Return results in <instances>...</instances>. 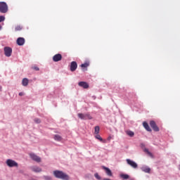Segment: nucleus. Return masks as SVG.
Returning <instances> with one entry per match:
<instances>
[{
    "label": "nucleus",
    "instance_id": "a211bd4d",
    "mask_svg": "<svg viewBox=\"0 0 180 180\" xmlns=\"http://www.w3.org/2000/svg\"><path fill=\"white\" fill-rule=\"evenodd\" d=\"M141 170L143 172H146L147 174H150V172L151 171V169H150V167H142Z\"/></svg>",
    "mask_w": 180,
    "mask_h": 180
},
{
    "label": "nucleus",
    "instance_id": "dca6fc26",
    "mask_svg": "<svg viewBox=\"0 0 180 180\" xmlns=\"http://www.w3.org/2000/svg\"><path fill=\"white\" fill-rule=\"evenodd\" d=\"M95 139L97 140H99L101 143H106V140H103V139L101 138V135L99 134H96Z\"/></svg>",
    "mask_w": 180,
    "mask_h": 180
},
{
    "label": "nucleus",
    "instance_id": "f03ea898",
    "mask_svg": "<svg viewBox=\"0 0 180 180\" xmlns=\"http://www.w3.org/2000/svg\"><path fill=\"white\" fill-rule=\"evenodd\" d=\"M8 4L4 1H0V13H8Z\"/></svg>",
    "mask_w": 180,
    "mask_h": 180
},
{
    "label": "nucleus",
    "instance_id": "4be33fe9",
    "mask_svg": "<svg viewBox=\"0 0 180 180\" xmlns=\"http://www.w3.org/2000/svg\"><path fill=\"white\" fill-rule=\"evenodd\" d=\"M99 130H100L99 126L95 127V128H94V133L96 134H99Z\"/></svg>",
    "mask_w": 180,
    "mask_h": 180
},
{
    "label": "nucleus",
    "instance_id": "0eeeda50",
    "mask_svg": "<svg viewBox=\"0 0 180 180\" xmlns=\"http://www.w3.org/2000/svg\"><path fill=\"white\" fill-rule=\"evenodd\" d=\"M150 126L154 131H160V128L154 121L150 122Z\"/></svg>",
    "mask_w": 180,
    "mask_h": 180
},
{
    "label": "nucleus",
    "instance_id": "6e6552de",
    "mask_svg": "<svg viewBox=\"0 0 180 180\" xmlns=\"http://www.w3.org/2000/svg\"><path fill=\"white\" fill-rule=\"evenodd\" d=\"M127 162L128 164V165H130V167H131L132 168H137L139 167V165H137V163H136V162L130 160V159H127Z\"/></svg>",
    "mask_w": 180,
    "mask_h": 180
},
{
    "label": "nucleus",
    "instance_id": "393cba45",
    "mask_svg": "<svg viewBox=\"0 0 180 180\" xmlns=\"http://www.w3.org/2000/svg\"><path fill=\"white\" fill-rule=\"evenodd\" d=\"M94 176L96 179L98 180H101L102 178L101 177V176H99V174L98 173L94 174Z\"/></svg>",
    "mask_w": 180,
    "mask_h": 180
},
{
    "label": "nucleus",
    "instance_id": "bb28decb",
    "mask_svg": "<svg viewBox=\"0 0 180 180\" xmlns=\"http://www.w3.org/2000/svg\"><path fill=\"white\" fill-rule=\"evenodd\" d=\"M34 121L35 122V123H37V124L41 122V121L40 119H39V118H35V119L34 120Z\"/></svg>",
    "mask_w": 180,
    "mask_h": 180
},
{
    "label": "nucleus",
    "instance_id": "412c9836",
    "mask_svg": "<svg viewBox=\"0 0 180 180\" xmlns=\"http://www.w3.org/2000/svg\"><path fill=\"white\" fill-rule=\"evenodd\" d=\"M126 134L127 136H129V137H133L134 136V132L132 131H126Z\"/></svg>",
    "mask_w": 180,
    "mask_h": 180
},
{
    "label": "nucleus",
    "instance_id": "6ab92c4d",
    "mask_svg": "<svg viewBox=\"0 0 180 180\" xmlns=\"http://www.w3.org/2000/svg\"><path fill=\"white\" fill-rule=\"evenodd\" d=\"M53 139L56 141H61V140H63V137L58 134L54 135Z\"/></svg>",
    "mask_w": 180,
    "mask_h": 180
},
{
    "label": "nucleus",
    "instance_id": "423d86ee",
    "mask_svg": "<svg viewBox=\"0 0 180 180\" xmlns=\"http://www.w3.org/2000/svg\"><path fill=\"white\" fill-rule=\"evenodd\" d=\"M30 157L32 158V160H33V161H35L36 162H41V158H40V157L37 156L34 153H30Z\"/></svg>",
    "mask_w": 180,
    "mask_h": 180
},
{
    "label": "nucleus",
    "instance_id": "aec40b11",
    "mask_svg": "<svg viewBox=\"0 0 180 180\" xmlns=\"http://www.w3.org/2000/svg\"><path fill=\"white\" fill-rule=\"evenodd\" d=\"M120 177L122 178V179H129V178H130V176H129V174H120Z\"/></svg>",
    "mask_w": 180,
    "mask_h": 180
},
{
    "label": "nucleus",
    "instance_id": "2f4dec72",
    "mask_svg": "<svg viewBox=\"0 0 180 180\" xmlns=\"http://www.w3.org/2000/svg\"><path fill=\"white\" fill-rule=\"evenodd\" d=\"M1 29H2V26L0 25V30H1Z\"/></svg>",
    "mask_w": 180,
    "mask_h": 180
},
{
    "label": "nucleus",
    "instance_id": "7ed1b4c3",
    "mask_svg": "<svg viewBox=\"0 0 180 180\" xmlns=\"http://www.w3.org/2000/svg\"><path fill=\"white\" fill-rule=\"evenodd\" d=\"M77 116L82 120H92V116H91V114H89V112H87L86 114L78 113Z\"/></svg>",
    "mask_w": 180,
    "mask_h": 180
},
{
    "label": "nucleus",
    "instance_id": "f257e3e1",
    "mask_svg": "<svg viewBox=\"0 0 180 180\" xmlns=\"http://www.w3.org/2000/svg\"><path fill=\"white\" fill-rule=\"evenodd\" d=\"M53 175L56 178L58 179L68 180L70 179V176L68 174L63 172L62 171L55 170L53 171Z\"/></svg>",
    "mask_w": 180,
    "mask_h": 180
},
{
    "label": "nucleus",
    "instance_id": "c756f323",
    "mask_svg": "<svg viewBox=\"0 0 180 180\" xmlns=\"http://www.w3.org/2000/svg\"><path fill=\"white\" fill-rule=\"evenodd\" d=\"M32 69H33V70H35V71H39V70H40V69H39L38 67H37V66L33 67Z\"/></svg>",
    "mask_w": 180,
    "mask_h": 180
},
{
    "label": "nucleus",
    "instance_id": "9d476101",
    "mask_svg": "<svg viewBox=\"0 0 180 180\" xmlns=\"http://www.w3.org/2000/svg\"><path fill=\"white\" fill-rule=\"evenodd\" d=\"M62 59H63V56H61V54L60 53L56 54L53 57V60L55 63H58V61H61Z\"/></svg>",
    "mask_w": 180,
    "mask_h": 180
},
{
    "label": "nucleus",
    "instance_id": "cd10ccee",
    "mask_svg": "<svg viewBox=\"0 0 180 180\" xmlns=\"http://www.w3.org/2000/svg\"><path fill=\"white\" fill-rule=\"evenodd\" d=\"M4 20H5V17L3 15H0V23L1 22H4Z\"/></svg>",
    "mask_w": 180,
    "mask_h": 180
},
{
    "label": "nucleus",
    "instance_id": "ddd939ff",
    "mask_svg": "<svg viewBox=\"0 0 180 180\" xmlns=\"http://www.w3.org/2000/svg\"><path fill=\"white\" fill-rule=\"evenodd\" d=\"M31 169L33 171V172H41V168L37 166H32Z\"/></svg>",
    "mask_w": 180,
    "mask_h": 180
},
{
    "label": "nucleus",
    "instance_id": "c85d7f7f",
    "mask_svg": "<svg viewBox=\"0 0 180 180\" xmlns=\"http://www.w3.org/2000/svg\"><path fill=\"white\" fill-rule=\"evenodd\" d=\"M44 179H46V180H51V177H50L49 176H44Z\"/></svg>",
    "mask_w": 180,
    "mask_h": 180
},
{
    "label": "nucleus",
    "instance_id": "5701e85b",
    "mask_svg": "<svg viewBox=\"0 0 180 180\" xmlns=\"http://www.w3.org/2000/svg\"><path fill=\"white\" fill-rule=\"evenodd\" d=\"M143 151L146 153L148 155H150V157H153V153H151V152H149L148 149L145 148Z\"/></svg>",
    "mask_w": 180,
    "mask_h": 180
},
{
    "label": "nucleus",
    "instance_id": "4468645a",
    "mask_svg": "<svg viewBox=\"0 0 180 180\" xmlns=\"http://www.w3.org/2000/svg\"><path fill=\"white\" fill-rule=\"evenodd\" d=\"M103 169H105V174H107L108 175V176H112V171L110 170V169L103 166Z\"/></svg>",
    "mask_w": 180,
    "mask_h": 180
},
{
    "label": "nucleus",
    "instance_id": "2eb2a0df",
    "mask_svg": "<svg viewBox=\"0 0 180 180\" xmlns=\"http://www.w3.org/2000/svg\"><path fill=\"white\" fill-rule=\"evenodd\" d=\"M143 126L144 129H146V130H147V131H152L151 128H150V125H148V123H147V122H143Z\"/></svg>",
    "mask_w": 180,
    "mask_h": 180
},
{
    "label": "nucleus",
    "instance_id": "20e7f679",
    "mask_svg": "<svg viewBox=\"0 0 180 180\" xmlns=\"http://www.w3.org/2000/svg\"><path fill=\"white\" fill-rule=\"evenodd\" d=\"M6 164L10 168H13V167H15L16 168H18V167H19V165L18 164V162H16V161L11 159L7 160L6 162Z\"/></svg>",
    "mask_w": 180,
    "mask_h": 180
},
{
    "label": "nucleus",
    "instance_id": "7c9ffc66",
    "mask_svg": "<svg viewBox=\"0 0 180 180\" xmlns=\"http://www.w3.org/2000/svg\"><path fill=\"white\" fill-rule=\"evenodd\" d=\"M24 95H25V94H23V92L19 93V96H23Z\"/></svg>",
    "mask_w": 180,
    "mask_h": 180
},
{
    "label": "nucleus",
    "instance_id": "b1692460",
    "mask_svg": "<svg viewBox=\"0 0 180 180\" xmlns=\"http://www.w3.org/2000/svg\"><path fill=\"white\" fill-rule=\"evenodd\" d=\"M89 66V63H85L81 65L82 68H86L87 67Z\"/></svg>",
    "mask_w": 180,
    "mask_h": 180
},
{
    "label": "nucleus",
    "instance_id": "a878e982",
    "mask_svg": "<svg viewBox=\"0 0 180 180\" xmlns=\"http://www.w3.org/2000/svg\"><path fill=\"white\" fill-rule=\"evenodd\" d=\"M19 30H22V27H20V25L15 27V31L18 32Z\"/></svg>",
    "mask_w": 180,
    "mask_h": 180
},
{
    "label": "nucleus",
    "instance_id": "1a4fd4ad",
    "mask_svg": "<svg viewBox=\"0 0 180 180\" xmlns=\"http://www.w3.org/2000/svg\"><path fill=\"white\" fill-rule=\"evenodd\" d=\"M77 68H78V64H77V62H75V61L71 62L70 71H72V72H74V71H75V70H77Z\"/></svg>",
    "mask_w": 180,
    "mask_h": 180
},
{
    "label": "nucleus",
    "instance_id": "9b49d317",
    "mask_svg": "<svg viewBox=\"0 0 180 180\" xmlns=\"http://www.w3.org/2000/svg\"><path fill=\"white\" fill-rule=\"evenodd\" d=\"M79 86L84 88V89H88L89 88V84L86 82H79L78 83Z\"/></svg>",
    "mask_w": 180,
    "mask_h": 180
},
{
    "label": "nucleus",
    "instance_id": "f8f14e48",
    "mask_svg": "<svg viewBox=\"0 0 180 180\" xmlns=\"http://www.w3.org/2000/svg\"><path fill=\"white\" fill-rule=\"evenodd\" d=\"M25 38L19 37L17 39L16 43L18 46H23V44H25Z\"/></svg>",
    "mask_w": 180,
    "mask_h": 180
},
{
    "label": "nucleus",
    "instance_id": "39448f33",
    "mask_svg": "<svg viewBox=\"0 0 180 180\" xmlns=\"http://www.w3.org/2000/svg\"><path fill=\"white\" fill-rule=\"evenodd\" d=\"M4 54L6 57H11L12 56V48L9 46L4 47Z\"/></svg>",
    "mask_w": 180,
    "mask_h": 180
},
{
    "label": "nucleus",
    "instance_id": "f3484780",
    "mask_svg": "<svg viewBox=\"0 0 180 180\" xmlns=\"http://www.w3.org/2000/svg\"><path fill=\"white\" fill-rule=\"evenodd\" d=\"M22 85L23 86H27L29 85V79L27 78L22 79Z\"/></svg>",
    "mask_w": 180,
    "mask_h": 180
}]
</instances>
